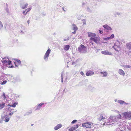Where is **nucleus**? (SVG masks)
<instances>
[{
	"label": "nucleus",
	"mask_w": 131,
	"mask_h": 131,
	"mask_svg": "<svg viewBox=\"0 0 131 131\" xmlns=\"http://www.w3.org/2000/svg\"><path fill=\"white\" fill-rule=\"evenodd\" d=\"M7 81L6 80L4 81L2 83V84H4L6 83Z\"/></svg>",
	"instance_id": "obj_44"
},
{
	"label": "nucleus",
	"mask_w": 131,
	"mask_h": 131,
	"mask_svg": "<svg viewBox=\"0 0 131 131\" xmlns=\"http://www.w3.org/2000/svg\"><path fill=\"white\" fill-rule=\"evenodd\" d=\"M14 63L15 64V67H18V65H17L15 64V63Z\"/></svg>",
	"instance_id": "obj_55"
},
{
	"label": "nucleus",
	"mask_w": 131,
	"mask_h": 131,
	"mask_svg": "<svg viewBox=\"0 0 131 131\" xmlns=\"http://www.w3.org/2000/svg\"><path fill=\"white\" fill-rule=\"evenodd\" d=\"M126 47L129 49V51L131 52V42L127 43L126 45Z\"/></svg>",
	"instance_id": "obj_12"
},
{
	"label": "nucleus",
	"mask_w": 131,
	"mask_h": 131,
	"mask_svg": "<svg viewBox=\"0 0 131 131\" xmlns=\"http://www.w3.org/2000/svg\"><path fill=\"white\" fill-rule=\"evenodd\" d=\"M10 107H8L7 108H6V109H7V110L10 112H14L13 109H12Z\"/></svg>",
	"instance_id": "obj_25"
},
{
	"label": "nucleus",
	"mask_w": 131,
	"mask_h": 131,
	"mask_svg": "<svg viewBox=\"0 0 131 131\" xmlns=\"http://www.w3.org/2000/svg\"><path fill=\"white\" fill-rule=\"evenodd\" d=\"M94 72L92 71H89L86 73V75L87 76H91L94 74Z\"/></svg>",
	"instance_id": "obj_18"
},
{
	"label": "nucleus",
	"mask_w": 131,
	"mask_h": 131,
	"mask_svg": "<svg viewBox=\"0 0 131 131\" xmlns=\"http://www.w3.org/2000/svg\"><path fill=\"white\" fill-rule=\"evenodd\" d=\"M4 27H5V29L6 30V26H5Z\"/></svg>",
	"instance_id": "obj_60"
},
{
	"label": "nucleus",
	"mask_w": 131,
	"mask_h": 131,
	"mask_svg": "<svg viewBox=\"0 0 131 131\" xmlns=\"http://www.w3.org/2000/svg\"><path fill=\"white\" fill-rule=\"evenodd\" d=\"M100 73L103 75V77H106L107 75V73L106 72H100Z\"/></svg>",
	"instance_id": "obj_20"
},
{
	"label": "nucleus",
	"mask_w": 131,
	"mask_h": 131,
	"mask_svg": "<svg viewBox=\"0 0 131 131\" xmlns=\"http://www.w3.org/2000/svg\"><path fill=\"white\" fill-rule=\"evenodd\" d=\"M62 126V124H58L55 127L54 129L55 130H57L61 127Z\"/></svg>",
	"instance_id": "obj_16"
},
{
	"label": "nucleus",
	"mask_w": 131,
	"mask_h": 131,
	"mask_svg": "<svg viewBox=\"0 0 131 131\" xmlns=\"http://www.w3.org/2000/svg\"><path fill=\"white\" fill-rule=\"evenodd\" d=\"M123 67L124 68H131V66L128 65H123Z\"/></svg>",
	"instance_id": "obj_28"
},
{
	"label": "nucleus",
	"mask_w": 131,
	"mask_h": 131,
	"mask_svg": "<svg viewBox=\"0 0 131 131\" xmlns=\"http://www.w3.org/2000/svg\"><path fill=\"white\" fill-rule=\"evenodd\" d=\"M111 39L110 37H108L107 38H103V39L105 40H108Z\"/></svg>",
	"instance_id": "obj_35"
},
{
	"label": "nucleus",
	"mask_w": 131,
	"mask_h": 131,
	"mask_svg": "<svg viewBox=\"0 0 131 131\" xmlns=\"http://www.w3.org/2000/svg\"><path fill=\"white\" fill-rule=\"evenodd\" d=\"M14 79L16 82H20L21 80L18 77H14Z\"/></svg>",
	"instance_id": "obj_17"
},
{
	"label": "nucleus",
	"mask_w": 131,
	"mask_h": 131,
	"mask_svg": "<svg viewBox=\"0 0 131 131\" xmlns=\"http://www.w3.org/2000/svg\"><path fill=\"white\" fill-rule=\"evenodd\" d=\"M16 61L19 65H20L21 64V61L20 60L16 59Z\"/></svg>",
	"instance_id": "obj_33"
},
{
	"label": "nucleus",
	"mask_w": 131,
	"mask_h": 131,
	"mask_svg": "<svg viewBox=\"0 0 131 131\" xmlns=\"http://www.w3.org/2000/svg\"><path fill=\"white\" fill-rule=\"evenodd\" d=\"M99 32L101 34H102L103 33V31L101 30H99Z\"/></svg>",
	"instance_id": "obj_46"
},
{
	"label": "nucleus",
	"mask_w": 131,
	"mask_h": 131,
	"mask_svg": "<svg viewBox=\"0 0 131 131\" xmlns=\"http://www.w3.org/2000/svg\"><path fill=\"white\" fill-rule=\"evenodd\" d=\"M124 104H126V105H127V104H129L128 103H126L125 102V103H124Z\"/></svg>",
	"instance_id": "obj_56"
},
{
	"label": "nucleus",
	"mask_w": 131,
	"mask_h": 131,
	"mask_svg": "<svg viewBox=\"0 0 131 131\" xmlns=\"http://www.w3.org/2000/svg\"><path fill=\"white\" fill-rule=\"evenodd\" d=\"M69 37H67V38L66 37L64 39H63V40L64 41H68L69 40Z\"/></svg>",
	"instance_id": "obj_39"
},
{
	"label": "nucleus",
	"mask_w": 131,
	"mask_h": 131,
	"mask_svg": "<svg viewBox=\"0 0 131 131\" xmlns=\"http://www.w3.org/2000/svg\"><path fill=\"white\" fill-rule=\"evenodd\" d=\"M62 9H63V10L65 12H66L67 9L66 8H64L63 7H62Z\"/></svg>",
	"instance_id": "obj_47"
},
{
	"label": "nucleus",
	"mask_w": 131,
	"mask_h": 131,
	"mask_svg": "<svg viewBox=\"0 0 131 131\" xmlns=\"http://www.w3.org/2000/svg\"><path fill=\"white\" fill-rule=\"evenodd\" d=\"M3 27L2 22L0 21V30H1Z\"/></svg>",
	"instance_id": "obj_29"
},
{
	"label": "nucleus",
	"mask_w": 131,
	"mask_h": 131,
	"mask_svg": "<svg viewBox=\"0 0 131 131\" xmlns=\"http://www.w3.org/2000/svg\"><path fill=\"white\" fill-rule=\"evenodd\" d=\"M32 110H30L29 111V112L27 113L25 115H24V116H25L26 115H29V114H31L32 113Z\"/></svg>",
	"instance_id": "obj_30"
},
{
	"label": "nucleus",
	"mask_w": 131,
	"mask_h": 131,
	"mask_svg": "<svg viewBox=\"0 0 131 131\" xmlns=\"http://www.w3.org/2000/svg\"><path fill=\"white\" fill-rule=\"evenodd\" d=\"M77 120H73L71 122V123L72 124H73L75 123V122H77Z\"/></svg>",
	"instance_id": "obj_41"
},
{
	"label": "nucleus",
	"mask_w": 131,
	"mask_h": 131,
	"mask_svg": "<svg viewBox=\"0 0 131 131\" xmlns=\"http://www.w3.org/2000/svg\"><path fill=\"white\" fill-rule=\"evenodd\" d=\"M101 53L102 54L107 55H112V53L107 50H105L102 51Z\"/></svg>",
	"instance_id": "obj_9"
},
{
	"label": "nucleus",
	"mask_w": 131,
	"mask_h": 131,
	"mask_svg": "<svg viewBox=\"0 0 131 131\" xmlns=\"http://www.w3.org/2000/svg\"><path fill=\"white\" fill-rule=\"evenodd\" d=\"M112 48H113L115 51H118V49L119 48V47L118 46L115 44L113 46Z\"/></svg>",
	"instance_id": "obj_19"
},
{
	"label": "nucleus",
	"mask_w": 131,
	"mask_h": 131,
	"mask_svg": "<svg viewBox=\"0 0 131 131\" xmlns=\"http://www.w3.org/2000/svg\"><path fill=\"white\" fill-rule=\"evenodd\" d=\"M15 112V111H14V112H10V113H9V115H12Z\"/></svg>",
	"instance_id": "obj_45"
},
{
	"label": "nucleus",
	"mask_w": 131,
	"mask_h": 131,
	"mask_svg": "<svg viewBox=\"0 0 131 131\" xmlns=\"http://www.w3.org/2000/svg\"><path fill=\"white\" fill-rule=\"evenodd\" d=\"M86 47L83 45L81 44L78 49V50L80 53H84L86 52Z\"/></svg>",
	"instance_id": "obj_3"
},
{
	"label": "nucleus",
	"mask_w": 131,
	"mask_h": 131,
	"mask_svg": "<svg viewBox=\"0 0 131 131\" xmlns=\"http://www.w3.org/2000/svg\"><path fill=\"white\" fill-rule=\"evenodd\" d=\"M17 104V103H15L12 105H10L9 104H8L7 105L8 106H9L10 107H15L16 105Z\"/></svg>",
	"instance_id": "obj_21"
},
{
	"label": "nucleus",
	"mask_w": 131,
	"mask_h": 131,
	"mask_svg": "<svg viewBox=\"0 0 131 131\" xmlns=\"http://www.w3.org/2000/svg\"><path fill=\"white\" fill-rule=\"evenodd\" d=\"M86 11L89 13H91L92 10L88 6H87L86 8Z\"/></svg>",
	"instance_id": "obj_24"
},
{
	"label": "nucleus",
	"mask_w": 131,
	"mask_h": 131,
	"mask_svg": "<svg viewBox=\"0 0 131 131\" xmlns=\"http://www.w3.org/2000/svg\"><path fill=\"white\" fill-rule=\"evenodd\" d=\"M70 46L69 45H65L64 46V49L66 51L68 50L70 48Z\"/></svg>",
	"instance_id": "obj_22"
},
{
	"label": "nucleus",
	"mask_w": 131,
	"mask_h": 131,
	"mask_svg": "<svg viewBox=\"0 0 131 131\" xmlns=\"http://www.w3.org/2000/svg\"><path fill=\"white\" fill-rule=\"evenodd\" d=\"M10 117H9L7 114H3L2 115V119L6 122H8L9 120Z\"/></svg>",
	"instance_id": "obj_4"
},
{
	"label": "nucleus",
	"mask_w": 131,
	"mask_h": 131,
	"mask_svg": "<svg viewBox=\"0 0 131 131\" xmlns=\"http://www.w3.org/2000/svg\"><path fill=\"white\" fill-rule=\"evenodd\" d=\"M51 52V50L49 48L45 53L44 57V59L45 61H47L48 60V58L49 57V54Z\"/></svg>",
	"instance_id": "obj_5"
},
{
	"label": "nucleus",
	"mask_w": 131,
	"mask_h": 131,
	"mask_svg": "<svg viewBox=\"0 0 131 131\" xmlns=\"http://www.w3.org/2000/svg\"><path fill=\"white\" fill-rule=\"evenodd\" d=\"M5 103H4L0 104V109H1L5 107Z\"/></svg>",
	"instance_id": "obj_23"
},
{
	"label": "nucleus",
	"mask_w": 131,
	"mask_h": 131,
	"mask_svg": "<svg viewBox=\"0 0 131 131\" xmlns=\"http://www.w3.org/2000/svg\"><path fill=\"white\" fill-rule=\"evenodd\" d=\"M98 51V50H97V51Z\"/></svg>",
	"instance_id": "obj_64"
},
{
	"label": "nucleus",
	"mask_w": 131,
	"mask_h": 131,
	"mask_svg": "<svg viewBox=\"0 0 131 131\" xmlns=\"http://www.w3.org/2000/svg\"><path fill=\"white\" fill-rule=\"evenodd\" d=\"M121 115L119 114L116 116H111L109 119H106L102 114H101L98 115V119L99 121H102L104 122L103 123V125H108L118 121L119 119L121 118Z\"/></svg>",
	"instance_id": "obj_1"
},
{
	"label": "nucleus",
	"mask_w": 131,
	"mask_h": 131,
	"mask_svg": "<svg viewBox=\"0 0 131 131\" xmlns=\"http://www.w3.org/2000/svg\"><path fill=\"white\" fill-rule=\"evenodd\" d=\"M80 74L82 75H84V73L82 71H81L80 72Z\"/></svg>",
	"instance_id": "obj_49"
},
{
	"label": "nucleus",
	"mask_w": 131,
	"mask_h": 131,
	"mask_svg": "<svg viewBox=\"0 0 131 131\" xmlns=\"http://www.w3.org/2000/svg\"><path fill=\"white\" fill-rule=\"evenodd\" d=\"M103 27L105 28V29H106L107 30H111L112 29V28L107 25H103Z\"/></svg>",
	"instance_id": "obj_15"
},
{
	"label": "nucleus",
	"mask_w": 131,
	"mask_h": 131,
	"mask_svg": "<svg viewBox=\"0 0 131 131\" xmlns=\"http://www.w3.org/2000/svg\"><path fill=\"white\" fill-rule=\"evenodd\" d=\"M3 98H4V99H6V96L5 95V94L4 93H3Z\"/></svg>",
	"instance_id": "obj_40"
},
{
	"label": "nucleus",
	"mask_w": 131,
	"mask_h": 131,
	"mask_svg": "<svg viewBox=\"0 0 131 131\" xmlns=\"http://www.w3.org/2000/svg\"><path fill=\"white\" fill-rule=\"evenodd\" d=\"M114 14L115 16L117 15H119L120 14V13L117 12H115L114 13Z\"/></svg>",
	"instance_id": "obj_36"
},
{
	"label": "nucleus",
	"mask_w": 131,
	"mask_h": 131,
	"mask_svg": "<svg viewBox=\"0 0 131 131\" xmlns=\"http://www.w3.org/2000/svg\"><path fill=\"white\" fill-rule=\"evenodd\" d=\"M90 43H91V44H92V45H93V43L92 42H90Z\"/></svg>",
	"instance_id": "obj_59"
},
{
	"label": "nucleus",
	"mask_w": 131,
	"mask_h": 131,
	"mask_svg": "<svg viewBox=\"0 0 131 131\" xmlns=\"http://www.w3.org/2000/svg\"><path fill=\"white\" fill-rule=\"evenodd\" d=\"M31 9V8H29L28 9V10L27 11V13H28V12Z\"/></svg>",
	"instance_id": "obj_50"
},
{
	"label": "nucleus",
	"mask_w": 131,
	"mask_h": 131,
	"mask_svg": "<svg viewBox=\"0 0 131 131\" xmlns=\"http://www.w3.org/2000/svg\"><path fill=\"white\" fill-rule=\"evenodd\" d=\"M73 29L74 31H76L78 29L77 27L74 24L73 25Z\"/></svg>",
	"instance_id": "obj_27"
},
{
	"label": "nucleus",
	"mask_w": 131,
	"mask_h": 131,
	"mask_svg": "<svg viewBox=\"0 0 131 131\" xmlns=\"http://www.w3.org/2000/svg\"><path fill=\"white\" fill-rule=\"evenodd\" d=\"M88 36L89 37H94L96 36V34L95 33H92L91 32H88Z\"/></svg>",
	"instance_id": "obj_14"
},
{
	"label": "nucleus",
	"mask_w": 131,
	"mask_h": 131,
	"mask_svg": "<svg viewBox=\"0 0 131 131\" xmlns=\"http://www.w3.org/2000/svg\"><path fill=\"white\" fill-rule=\"evenodd\" d=\"M8 61H7V64H8V65H10L12 63V61H11L9 60Z\"/></svg>",
	"instance_id": "obj_38"
},
{
	"label": "nucleus",
	"mask_w": 131,
	"mask_h": 131,
	"mask_svg": "<svg viewBox=\"0 0 131 131\" xmlns=\"http://www.w3.org/2000/svg\"><path fill=\"white\" fill-rule=\"evenodd\" d=\"M86 2L83 1L82 2V6L83 7L85 6L86 5Z\"/></svg>",
	"instance_id": "obj_32"
},
{
	"label": "nucleus",
	"mask_w": 131,
	"mask_h": 131,
	"mask_svg": "<svg viewBox=\"0 0 131 131\" xmlns=\"http://www.w3.org/2000/svg\"><path fill=\"white\" fill-rule=\"evenodd\" d=\"M81 16H79L77 17V18L78 20H79L81 19Z\"/></svg>",
	"instance_id": "obj_43"
},
{
	"label": "nucleus",
	"mask_w": 131,
	"mask_h": 131,
	"mask_svg": "<svg viewBox=\"0 0 131 131\" xmlns=\"http://www.w3.org/2000/svg\"><path fill=\"white\" fill-rule=\"evenodd\" d=\"M20 4L21 8L23 9H25L27 8L28 6L27 3H24L23 0H21L20 2Z\"/></svg>",
	"instance_id": "obj_7"
},
{
	"label": "nucleus",
	"mask_w": 131,
	"mask_h": 131,
	"mask_svg": "<svg viewBox=\"0 0 131 131\" xmlns=\"http://www.w3.org/2000/svg\"><path fill=\"white\" fill-rule=\"evenodd\" d=\"M82 125L83 127L89 128L88 129L89 131H93L95 129V127L93 125V124L90 122H87L85 123H83Z\"/></svg>",
	"instance_id": "obj_2"
},
{
	"label": "nucleus",
	"mask_w": 131,
	"mask_h": 131,
	"mask_svg": "<svg viewBox=\"0 0 131 131\" xmlns=\"http://www.w3.org/2000/svg\"><path fill=\"white\" fill-rule=\"evenodd\" d=\"M2 123V121L1 119L0 118V123Z\"/></svg>",
	"instance_id": "obj_53"
},
{
	"label": "nucleus",
	"mask_w": 131,
	"mask_h": 131,
	"mask_svg": "<svg viewBox=\"0 0 131 131\" xmlns=\"http://www.w3.org/2000/svg\"><path fill=\"white\" fill-rule=\"evenodd\" d=\"M78 126H77V127H75V128H74V130H75L76 128H78Z\"/></svg>",
	"instance_id": "obj_54"
},
{
	"label": "nucleus",
	"mask_w": 131,
	"mask_h": 131,
	"mask_svg": "<svg viewBox=\"0 0 131 131\" xmlns=\"http://www.w3.org/2000/svg\"><path fill=\"white\" fill-rule=\"evenodd\" d=\"M73 127H72V128H71L70 129H69V131H74L73 130Z\"/></svg>",
	"instance_id": "obj_48"
},
{
	"label": "nucleus",
	"mask_w": 131,
	"mask_h": 131,
	"mask_svg": "<svg viewBox=\"0 0 131 131\" xmlns=\"http://www.w3.org/2000/svg\"><path fill=\"white\" fill-rule=\"evenodd\" d=\"M115 102H116L117 101V102H118V101H117V99H115Z\"/></svg>",
	"instance_id": "obj_58"
},
{
	"label": "nucleus",
	"mask_w": 131,
	"mask_h": 131,
	"mask_svg": "<svg viewBox=\"0 0 131 131\" xmlns=\"http://www.w3.org/2000/svg\"><path fill=\"white\" fill-rule=\"evenodd\" d=\"M76 33V31H74L72 32V33L74 34H75Z\"/></svg>",
	"instance_id": "obj_52"
},
{
	"label": "nucleus",
	"mask_w": 131,
	"mask_h": 131,
	"mask_svg": "<svg viewBox=\"0 0 131 131\" xmlns=\"http://www.w3.org/2000/svg\"><path fill=\"white\" fill-rule=\"evenodd\" d=\"M63 72H62L61 73V82H63Z\"/></svg>",
	"instance_id": "obj_31"
},
{
	"label": "nucleus",
	"mask_w": 131,
	"mask_h": 131,
	"mask_svg": "<svg viewBox=\"0 0 131 131\" xmlns=\"http://www.w3.org/2000/svg\"><path fill=\"white\" fill-rule=\"evenodd\" d=\"M14 67V66L12 65L11 66H9V68H13Z\"/></svg>",
	"instance_id": "obj_51"
},
{
	"label": "nucleus",
	"mask_w": 131,
	"mask_h": 131,
	"mask_svg": "<svg viewBox=\"0 0 131 131\" xmlns=\"http://www.w3.org/2000/svg\"><path fill=\"white\" fill-rule=\"evenodd\" d=\"M118 72L119 74L121 75L124 76L125 75V72L123 70L121 69H119Z\"/></svg>",
	"instance_id": "obj_11"
},
{
	"label": "nucleus",
	"mask_w": 131,
	"mask_h": 131,
	"mask_svg": "<svg viewBox=\"0 0 131 131\" xmlns=\"http://www.w3.org/2000/svg\"><path fill=\"white\" fill-rule=\"evenodd\" d=\"M27 22L28 23V24H29V20H28L27 21Z\"/></svg>",
	"instance_id": "obj_57"
},
{
	"label": "nucleus",
	"mask_w": 131,
	"mask_h": 131,
	"mask_svg": "<svg viewBox=\"0 0 131 131\" xmlns=\"http://www.w3.org/2000/svg\"><path fill=\"white\" fill-rule=\"evenodd\" d=\"M82 23H83V25H86V22L85 20V19H83L82 20Z\"/></svg>",
	"instance_id": "obj_34"
},
{
	"label": "nucleus",
	"mask_w": 131,
	"mask_h": 131,
	"mask_svg": "<svg viewBox=\"0 0 131 131\" xmlns=\"http://www.w3.org/2000/svg\"><path fill=\"white\" fill-rule=\"evenodd\" d=\"M123 115L126 118L130 119L131 118V113L129 112H126L123 113Z\"/></svg>",
	"instance_id": "obj_8"
},
{
	"label": "nucleus",
	"mask_w": 131,
	"mask_h": 131,
	"mask_svg": "<svg viewBox=\"0 0 131 131\" xmlns=\"http://www.w3.org/2000/svg\"><path fill=\"white\" fill-rule=\"evenodd\" d=\"M119 131H124L122 130H120Z\"/></svg>",
	"instance_id": "obj_62"
},
{
	"label": "nucleus",
	"mask_w": 131,
	"mask_h": 131,
	"mask_svg": "<svg viewBox=\"0 0 131 131\" xmlns=\"http://www.w3.org/2000/svg\"><path fill=\"white\" fill-rule=\"evenodd\" d=\"M67 67L68 68L69 67V66L68 65H67Z\"/></svg>",
	"instance_id": "obj_61"
},
{
	"label": "nucleus",
	"mask_w": 131,
	"mask_h": 131,
	"mask_svg": "<svg viewBox=\"0 0 131 131\" xmlns=\"http://www.w3.org/2000/svg\"><path fill=\"white\" fill-rule=\"evenodd\" d=\"M9 60V59L8 58L5 57L3 58L1 60V61L3 64L4 65L7 64V61Z\"/></svg>",
	"instance_id": "obj_10"
},
{
	"label": "nucleus",
	"mask_w": 131,
	"mask_h": 131,
	"mask_svg": "<svg viewBox=\"0 0 131 131\" xmlns=\"http://www.w3.org/2000/svg\"><path fill=\"white\" fill-rule=\"evenodd\" d=\"M118 102L120 104H123L125 103V102L123 100H119L118 101Z\"/></svg>",
	"instance_id": "obj_26"
},
{
	"label": "nucleus",
	"mask_w": 131,
	"mask_h": 131,
	"mask_svg": "<svg viewBox=\"0 0 131 131\" xmlns=\"http://www.w3.org/2000/svg\"><path fill=\"white\" fill-rule=\"evenodd\" d=\"M27 9H26L25 11H24L23 12V14L25 15H26L27 13V12L26 13H25Z\"/></svg>",
	"instance_id": "obj_37"
},
{
	"label": "nucleus",
	"mask_w": 131,
	"mask_h": 131,
	"mask_svg": "<svg viewBox=\"0 0 131 131\" xmlns=\"http://www.w3.org/2000/svg\"><path fill=\"white\" fill-rule=\"evenodd\" d=\"M44 103H41L39 104L38 106H37V108L35 109V110H40L42 107V106L44 104Z\"/></svg>",
	"instance_id": "obj_13"
},
{
	"label": "nucleus",
	"mask_w": 131,
	"mask_h": 131,
	"mask_svg": "<svg viewBox=\"0 0 131 131\" xmlns=\"http://www.w3.org/2000/svg\"><path fill=\"white\" fill-rule=\"evenodd\" d=\"M98 51V50H97V51Z\"/></svg>",
	"instance_id": "obj_63"
},
{
	"label": "nucleus",
	"mask_w": 131,
	"mask_h": 131,
	"mask_svg": "<svg viewBox=\"0 0 131 131\" xmlns=\"http://www.w3.org/2000/svg\"><path fill=\"white\" fill-rule=\"evenodd\" d=\"M110 39H112L114 37V34H112L111 35V36H110Z\"/></svg>",
	"instance_id": "obj_42"
},
{
	"label": "nucleus",
	"mask_w": 131,
	"mask_h": 131,
	"mask_svg": "<svg viewBox=\"0 0 131 131\" xmlns=\"http://www.w3.org/2000/svg\"><path fill=\"white\" fill-rule=\"evenodd\" d=\"M90 40L93 41L96 43L98 44L100 41V38L98 37L95 36L94 37H91Z\"/></svg>",
	"instance_id": "obj_6"
}]
</instances>
